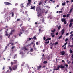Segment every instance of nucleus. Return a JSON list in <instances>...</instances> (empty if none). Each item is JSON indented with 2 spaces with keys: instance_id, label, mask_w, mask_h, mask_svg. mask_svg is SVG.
<instances>
[{
  "instance_id": "f257e3e1",
  "label": "nucleus",
  "mask_w": 73,
  "mask_h": 73,
  "mask_svg": "<svg viewBox=\"0 0 73 73\" xmlns=\"http://www.w3.org/2000/svg\"><path fill=\"white\" fill-rule=\"evenodd\" d=\"M17 65L14 66L12 67L13 70H16L17 69Z\"/></svg>"
},
{
  "instance_id": "f03ea898",
  "label": "nucleus",
  "mask_w": 73,
  "mask_h": 73,
  "mask_svg": "<svg viewBox=\"0 0 73 73\" xmlns=\"http://www.w3.org/2000/svg\"><path fill=\"white\" fill-rule=\"evenodd\" d=\"M36 11L37 12H38H38H40V7H38L36 8Z\"/></svg>"
},
{
  "instance_id": "7ed1b4c3",
  "label": "nucleus",
  "mask_w": 73,
  "mask_h": 73,
  "mask_svg": "<svg viewBox=\"0 0 73 73\" xmlns=\"http://www.w3.org/2000/svg\"><path fill=\"white\" fill-rule=\"evenodd\" d=\"M59 68H61V69H64L65 68V66H62L61 65L58 66Z\"/></svg>"
},
{
  "instance_id": "20e7f679",
  "label": "nucleus",
  "mask_w": 73,
  "mask_h": 73,
  "mask_svg": "<svg viewBox=\"0 0 73 73\" xmlns=\"http://www.w3.org/2000/svg\"><path fill=\"white\" fill-rule=\"evenodd\" d=\"M28 3H27V5H31V0H28Z\"/></svg>"
},
{
  "instance_id": "39448f33",
  "label": "nucleus",
  "mask_w": 73,
  "mask_h": 73,
  "mask_svg": "<svg viewBox=\"0 0 73 73\" xmlns=\"http://www.w3.org/2000/svg\"><path fill=\"white\" fill-rule=\"evenodd\" d=\"M60 53H61V55L63 56L64 55H65V52L64 51H62L60 52Z\"/></svg>"
},
{
  "instance_id": "423d86ee",
  "label": "nucleus",
  "mask_w": 73,
  "mask_h": 73,
  "mask_svg": "<svg viewBox=\"0 0 73 73\" xmlns=\"http://www.w3.org/2000/svg\"><path fill=\"white\" fill-rule=\"evenodd\" d=\"M64 32H65V29H63L61 30V33H62V35H64Z\"/></svg>"
},
{
  "instance_id": "0eeeda50",
  "label": "nucleus",
  "mask_w": 73,
  "mask_h": 73,
  "mask_svg": "<svg viewBox=\"0 0 73 73\" xmlns=\"http://www.w3.org/2000/svg\"><path fill=\"white\" fill-rule=\"evenodd\" d=\"M31 8H30V9H33L34 10H35V8H36V6H34L33 7L32 6H31Z\"/></svg>"
},
{
  "instance_id": "6e6552de",
  "label": "nucleus",
  "mask_w": 73,
  "mask_h": 73,
  "mask_svg": "<svg viewBox=\"0 0 73 73\" xmlns=\"http://www.w3.org/2000/svg\"><path fill=\"white\" fill-rule=\"evenodd\" d=\"M4 4H5V5H11V4L9 3L8 2H4Z\"/></svg>"
},
{
  "instance_id": "1a4fd4ad",
  "label": "nucleus",
  "mask_w": 73,
  "mask_h": 73,
  "mask_svg": "<svg viewBox=\"0 0 73 73\" xmlns=\"http://www.w3.org/2000/svg\"><path fill=\"white\" fill-rule=\"evenodd\" d=\"M23 50H24V51L25 50H28V49L27 48H26V47H24L23 48Z\"/></svg>"
},
{
  "instance_id": "9d476101",
  "label": "nucleus",
  "mask_w": 73,
  "mask_h": 73,
  "mask_svg": "<svg viewBox=\"0 0 73 73\" xmlns=\"http://www.w3.org/2000/svg\"><path fill=\"white\" fill-rule=\"evenodd\" d=\"M61 20L62 22H64V21H66V19L65 18H62L61 19Z\"/></svg>"
},
{
  "instance_id": "9b49d317",
  "label": "nucleus",
  "mask_w": 73,
  "mask_h": 73,
  "mask_svg": "<svg viewBox=\"0 0 73 73\" xmlns=\"http://www.w3.org/2000/svg\"><path fill=\"white\" fill-rule=\"evenodd\" d=\"M24 31H24V30H23L22 29H20V33H24Z\"/></svg>"
},
{
  "instance_id": "f8f14e48",
  "label": "nucleus",
  "mask_w": 73,
  "mask_h": 73,
  "mask_svg": "<svg viewBox=\"0 0 73 73\" xmlns=\"http://www.w3.org/2000/svg\"><path fill=\"white\" fill-rule=\"evenodd\" d=\"M23 4H24V3H23L22 4H21V6L22 9H23V8H24V6L23 5Z\"/></svg>"
},
{
  "instance_id": "ddd939ff",
  "label": "nucleus",
  "mask_w": 73,
  "mask_h": 73,
  "mask_svg": "<svg viewBox=\"0 0 73 73\" xmlns=\"http://www.w3.org/2000/svg\"><path fill=\"white\" fill-rule=\"evenodd\" d=\"M41 65H39V66L37 67V70H40V69L41 68Z\"/></svg>"
},
{
  "instance_id": "4468645a",
  "label": "nucleus",
  "mask_w": 73,
  "mask_h": 73,
  "mask_svg": "<svg viewBox=\"0 0 73 73\" xmlns=\"http://www.w3.org/2000/svg\"><path fill=\"white\" fill-rule=\"evenodd\" d=\"M51 40V38H48L45 40V41H48V40L49 41V40Z\"/></svg>"
},
{
  "instance_id": "2eb2a0df",
  "label": "nucleus",
  "mask_w": 73,
  "mask_h": 73,
  "mask_svg": "<svg viewBox=\"0 0 73 73\" xmlns=\"http://www.w3.org/2000/svg\"><path fill=\"white\" fill-rule=\"evenodd\" d=\"M34 42H35V40H34L33 42H31V43L30 44V45H31V44H35V43Z\"/></svg>"
},
{
  "instance_id": "dca6fc26",
  "label": "nucleus",
  "mask_w": 73,
  "mask_h": 73,
  "mask_svg": "<svg viewBox=\"0 0 73 73\" xmlns=\"http://www.w3.org/2000/svg\"><path fill=\"white\" fill-rule=\"evenodd\" d=\"M12 44V40H10V42L7 45V46H9V45L10 44Z\"/></svg>"
},
{
  "instance_id": "f3484780",
  "label": "nucleus",
  "mask_w": 73,
  "mask_h": 73,
  "mask_svg": "<svg viewBox=\"0 0 73 73\" xmlns=\"http://www.w3.org/2000/svg\"><path fill=\"white\" fill-rule=\"evenodd\" d=\"M17 60H14V64H16V63H17Z\"/></svg>"
},
{
  "instance_id": "a211bd4d",
  "label": "nucleus",
  "mask_w": 73,
  "mask_h": 73,
  "mask_svg": "<svg viewBox=\"0 0 73 73\" xmlns=\"http://www.w3.org/2000/svg\"><path fill=\"white\" fill-rule=\"evenodd\" d=\"M59 69V67H58V66L57 67L56 69H55L54 70H58Z\"/></svg>"
},
{
  "instance_id": "6ab92c4d",
  "label": "nucleus",
  "mask_w": 73,
  "mask_h": 73,
  "mask_svg": "<svg viewBox=\"0 0 73 73\" xmlns=\"http://www.w3.org/2000/svg\"><path fill=\"white\" fill-rule=\"evenodd\" d=\"M73 25V23H71L69 25V27H72V25Z\"/></svg>"
},
{
  "instance_id": "aec40b11",
  "label": "nucleus",
  "mask_w": 73,
  "mask_h": 73,
  "mask_svg": "<svg viewBox=\"0 0 73 73\" xmlns=\"http://www.w3.org/2000/svg\"><path fill=\"white\" fill-rule=\"evenodd\" d=\"M13 12L12 11H11L9 13V14L10 15H11V14H12V13H13Z\"/></svg>"
},
{
  "instance_id": "412c9836",
  "label": "nucleus",
  "mask_w": 73,
  "mask_h": 73,
  "mask_svg": "<svg viewBox=\"0 0 73 73\" xmlns=\"http://www.w3.org/2000/svg\"><path fill=\"white\" fill-rule=\"evenodd\" d=\"M22 33H20L19 32V33H18V35H19V36H21V34H22Z\"/></svg>"
},
{
  "instance_id": "4be33fe9",
  "label": "nucleus",
  "mask_w": 73,
  "mask_h": 73,
  "mask_svg": "<svg viewBox=\"0 0 73 73\" xmlns=\"http://www.w3.org/2000/svg\"><path fill=\"white\" fill-rule=\"evenodd\" d=\"M73 8L72 7V8L71 9L70 11H69L70 13H71V12H72V11L73 10Z\"/></svg>"
},
{
  "instance_id": "5701e85b",
  "label": "nucleus",
  "mask_w": 73,
  "mask_h": 73,
  "mask_svg": "<svg viewBox=\"0 0 73 73\" xmlns=\"http://www.w3.org/2000/svg\"><path fill=\"white\" fill-rule=\"evenodd\" d=\"M21 29L24 30L25 29V27L24 26H22L21 27Z\"/></svg>"
},
{
  "instance_id": "b1692460",
  "label": "nucleus",
  "mask_w": 73,
  "mask_h": 73,
  "mask_svg": "<svg viewBox=\"0 0 73 73\" xmlns=\"http://www.w3.org/2000/svg\"><path fill=\"white\" fill-rule=\"evenodd\" d=\"M33 39H34V40H37V38H36V37L34 36L33 37Z\"/></svg>"
},
{
  "instance_id": "393cba45",
  "label": "nucleus",
  "mask_w": 73,
  "mask_h": 73,
  "mask_svg": "<svg viewBox=\"0 0 73 73\" xmlns=\"http://www.w3.org/2000/svg\"><path fill=\"white\" fill-rule=\"evenodd\" d=\"M61 28V26H59V27H58V30L60 29V28Z\"/></svg>"
},
{
  "instance_id": "a878e982",
  "label": "nucleus",
  "mask_w": 73,
  "mask_h": 73,
  "mask_svg": "<svg viewBox=\"0 0 73 73\" xmlns=\"http://www.w3.org/2000/svg\"><path fill=\"white\" fill-rule=\"evenodd\" d=\"M48 63V62L46 61H44L43 62V64H47Z\"/></svg>"
},
{
  "instance_id": "bb28decb",
  "label": "nucleus",
  "mask_w": 73,
  "mask_h": 73,
  "mask_svg": "<svg viewBox=\"0 0 73 73\" xmlns=\"http://www.w3.org/2000/svg\"><path fill=\"white\" fill-rule=\"evenodd\" d=\"M34 50L32 48H31L30 50V52H32Z\"/></svg>"
},
{
  "instance_id": "cd10ccee",
  "label": "nucleus",
  "mask_w": 73,
  "mask_h": 73,
  "mask_svg": "<svg viewBox=\"0 0 73 73\" xmlns=\"http://www.w3.org/2000/svg\"><path fill=\"white\" fill-rule=\"evenodd\" d=\"M62 5L64 6V5H65V2H64L62 3Z\"/></svg>"
},
{
  "instance_id": "c85d7f7f",
  "label": "nucleus",
  "mask_w": 73,
  "mask_h": 73,
  "mask_svg": "<svg viewBox=\"0 0 73 73\" xmlns=\"http://www.w3.org/2000/svg\"><path fill=\"white\" fill-rule=\"evenodd\" d=\"M41 4H42V1H40L39 2V5H41Z\"/></svg>"
},
{
  "instance_id": "c756f323",
  "label": "nucleus",
  "mask_w": 73,
  "mask_h": 73,
  "mask_svg": "<svg viewBox=\"0 0 73 73\" xmlns=\"http://www.w3.org/2000/svg\"><path fill=\"white\" fill-rule=\"evenodd\" d=\"M12 17H13L14 16V12L13 13H12Z\"/></svg>"
},
{
  "instance_id": "7c9ffc66",
  "label": "nucleus",
  "mask_w": 73,
  "mask_h": 73,
  "mask_svg": "<svg viewBox=\"0 0 73 73\" xmlns=\"http://www.w3.org/2000/svg\"><path fill=\"white\" fill-rule=\"evenodd\" d=\"M9 69L11 71V70H12V69L11 67H9Z\"/></svg>"
},
{
  "instance_id": "2f4dec72",
  "label": "nucleus",
  "mask_w": 73,
  "mask_h": 73,
  "mask_svg": "<svg viewBox=\"0 0 73 73\" xmlns=\"http://www.w3.org/2000/svg\"><path fill=\"white\" fill-rule=\"evenodd\" d=\"M72 22H73V19H71L70 20V23H72Z\"/></svg>"
},
{
  "instance_id": "473e14b6",
  "label": "nucleus",
  "mask_w": 73,
  "mask_h": 73,
  "mask_svg": "<svg viewBox=\"0 0 73 73\" xmlns=\"http://www.w3.org/2000/svg\"><path fill=\"white\" fill-rule=\"evenodd\" d=\"M20 19H21L20 18H19V19H17V21H20Z\"/></svg>"
},
{
  "instance_id": "72a5a7b5",
  "label": "nucleus",
  "mask_w": 73,
  "mask_h": 73,
  "mask_svg": "<svg viewBox=\"0 0 73 73\" xmlns=\"http://www.w3.org/2000/svg\"><path fill=\"white\" fill-rule=\"evenodd\" d=\"M49 41H48V42H45V43L46 44H49Z\"/></svg>"
},
{
  "instance_id": "f704fd0d",
  "label": "nucleus",
  "mask_w": 73,
  "mask_h": 73,
  "mask_svg": "<svg viewBox=\"0 0 73 73\" xmlns=\"http://www.w3.org/2000/svg\"><path fill=\"white\" fill-rule=\"evenodd\" d=\"M55 31H56V30L55 29H54L53 30H52L51 32H54Z\"/></svg>"
},
{
  "instance_id": "c9c22d12",
  "label": "nucleus",
  "mask_w": 73,
  "mask_h": 73,
  "mask_svg": "<svg viewBox=\"0 0 73 73\" xmlns=\"http://www.w3.org/2000/svg\"><path fill=\"white\" fill-rule=\"evenodd\" d=\"M58 42H56L55 43V45H58Z\"/></svg>"
},
{
  "instance_id": "e433bc0d",
  "label": "nucleus",
  "mask_w": 73,
  "mask_h": 73,
  "mask_svg": "<svg viewBox=\"0 0 73 73\" xmlns=\"http://www.w3.org/2000/svg\"><path fill=\"white\" fill-rule=\"evenodd\" d=\"M69 46H70V47H71V48H72V47H73V45H69Z\"/></svg>"
},
{
  "instance_id": "4c0bfd02",
  "label": "nucleus",
  "mask_w": 73,
  "mask_h": 73,
  "mask_svg": "<svg viewBox=\"0 0 73 73\" xmlns=\"http://www.w3.org/2000/svg\"><path fill=\"white\" fill-rule=\"evenodd\" d=\"M62 37V35L60 36L58 38V39H60V38H61Z\"/></svg>"
},
{
  "instance_id": "58836bf2",
  "label": "nucleus",
  "mask_w": 73,
  "mask_h": 73,
  "mask_svg": "<svg viewBox=\"0 0 73 73\" xmlns=\"http://www.w3.org/2000/svg\"><path fill=\"white\" fill-rule=\"evenodd\" d=\"M17 54H16L15 55V56L14 57V59H15V57H16V56H17Z\"/></svg>"
},
{
  "instance_id": "ea45409f",
  "label": "nucleus",
  "mask_w": 73,
  "mask_h": 73,
  "mask_svg": "<svg viewBox=\"0 0 73 73\" xmlns=\"http://www.w3.org/2000/svg\"><path fill=\"white\" fill-rule=\"evenodd\" d=\"M70 53H73V51H72L71 49H70Z\"/></svg>"
},
{
  "instance_id": "a19ab883",
  "label": "nucleus",
  "mask_w": 73,
  "mask_h": 73,
  "mask_svg": "<svg viewBox=\"0 0 73 73\" xmlns=\"http://www.w3.org/2000/svg\"><path fill=\"white\" fill-rule=\"evenodd\" d=\"M66 16L65 15H64L63 16V17H64V18H65V17H66Z\"/></svg>"
},
{
  "instance_id": "79ce46f5",
  "label": "nucleus",
  "mask_w": 73,
  "mask_h": 73,
  "mask_svg": "<svg viewBox=\"0 0 73 73\" xmlns=\"http://www.w3.org/2000/svg\"><path fill=\"white\" fill-rule=\"evenodd\" d=\"M42 23H44V19H43L42 20Z\"/></svg>"
},
{
  "instance_id": "37998d69",
  "label": "nucleus",
  "mask_w": 73,
  "mask_h": 73,
  "mask_svg": "<svg viewBox=\"0 0 73 73\" xmlns=\"http://www.w3.org/2000/svg\"><path fill=\"white\" fill-rule=\"evenodd\" d=\"M15 29H13V30H11V32H15Z\"/></svg>"
},
{
  "instance_id": "c03bdc74",
  "label": "nucleus",
  "mask_w": 73,
  "mask_h": 73,
  "mask_svg": "<svg viewBox=\"0 0 73 73\" xmlns=\"http://www.w3.org/2000/svg\"><path fill=\"white\" fill-rule=\"evenodd\" d=\"M36 45H39V44L38 43V42H36Z\"/></svg>"
},
{
  "instance_id": "a18cd8bd",
  "label": "nucleus",
  "mask_w": 73,
  "mask_h": 73,
  "mask_svg": "<svg viewBox=\"0 0 73 73\" xmlns=\"http://www.w3.org/2000/svg\"><path fill=\"white\" fill-rule=\"evenodd\" d=\"M64 24H66V23H67V22H66V21H65L64 22Z\"/></svg>"
},
{
  "instance_id": "49530a36",
  "label": "nucleus",
  "mask_w": 73,
  "mask_h": 73,
  "mask_svg": "<svg viewBox=\"0 0 73 73\" xmlns=\"http://www.w3.org/2000/svg\"><path fill=\"white\" fill-rule=\"evenodd\" d=\"M5 28H4V29H6V28H8V26H6L5 27Z\"/></svg>"
},
{
  "instance_id": "de8ad7c7",
  "label": "nucleus",
  "mask_w": 73,
  "mask_h": 73,
  "mask_svg": "<svg viewBox=\"0 0 73 73\" xmlns=\"http://www.w3.org/2000/svg\"><path fill=\"white\" fill-rule=\"evenodd\" d=\"M68 38H66V39H65V42H66L67 41H68Z\"/></svg>"
},
{
  "instance_id": "09e8293b",
  "label": "nucleus",
  "mask_w": 73,
  "mask_h": 73,
  "mask_svg": "<svg viewBox=\"0 0 73 73\" xmlns=\"http://www.w3.org/2000/svg\"><path fill=\"white\" fill-rule=\"evenodd\" d=\"M11 65H13V62H11Z\"/></svg>"
},
{
  "instance_id": "8fccbe9b",
  "label": "nucleus",
  "mask_w": 73,
  "mask_h": 73,
  "mask_svg": "<svg viewBox=\"0 0 73 73\" xmlns=\"http://www.w3.org/2000/svg\"><path fill=\"white\" fill-rule=\"evenodd\" d=\"M69 15H70V14H67V15L66 17H68L69 16Z\"/></svg>"
},
{
  "instance_id": "3c124183",
  "label": "nucleus",
  "mask_w": 73,
  "mask_h": 73,
  "mask_svg": "<svg viewBox=\"0 0 73 73\" xmlns=\"http://www.w3.org/2000/svg\"><path fill=\"white\" fill-rule=\"evenodd\" d=\"M33 39V38H29V41H30V40H32Z\"/></svg>"
},
{
  "instance_id": "603ef678",
  "label": "nucleus",
  "mask_w": 73,
  "mask_h": 73,
  "mask_svg": "<svg viewBox=\"0 0 73 73\" xmlns=\"http://www.w3.org/2000/svg\"><path fill=\"white\" fill-rule=\"evenodd\" d=\"M15 46H12L11 48V49H13V48H15Z\"/></svg>"
},
{
  "instance_id": "864d4df0",
  "label": "nucleus",
  "mask_w": 73,
  "mask_h": 73,
  "mask_svg": "<svg viewBox=\"0 0 73 73\" xmlns=\"http://www.w3.org/2000/svg\"><path fill=\"white\" fill-rule=\"evenodd\" d=\"M23 23H22L20 25V26L21 27V26H22V25H23Z\"/></svg>"
},
{
  "instance_id": "5fc2aeb1",
  "label": "nucleus",
  "mask_w": 73,
  "mask_h": 73,
  "mask_svg": "<svg viewBox=\"0 0 73 73\" xmlns=\"http://www.w3.org/2000/svg\"><path fill=\"white\" fill-rule=\"evenodd\" d=\"M5 69V66H3V68H2V70H4Z\"/></svg>"
},
{
  "instance_id": "6e6d98bb",
  "label": "nucleus",
  "mask_w": 73,
  "mask_h": 73,
  "mask_svg": "<svg viewBox=\"0 0 73 73\" xmlns=\"http://www.w3.org/2000/svg\"><path fill=\"white\" fill-rule=\"evenodd\" d=\"M46 39V38H45V37H43V40H45V39Z\"/></svg>"
},
{
  "instance_id": "4d7b16f0",
  "label": "nucleus",
  "mask_w": 73,
  "mask_h": 73,
  "mask_svg": "<svg viewBox=\"0 0 73 73\" xmlns=\"http://www.w3.org/2000/svg\"><path fill=\"white\" fill-rule=\"evenodd\" d=\"M34 50H37V48H36L35 47H34Z\"/></svg>"
},
{
  "instance_id": "13d9d810",
  "label": "nucleus",
  "mask_w": 73,
  "mask_h": 73,
  "mask_svg": "<svg viewBox=\"0 0 73 73\" xmlns=\"http://www.w3.org/2000/svg\"><path fill=\"white\" fill-rule=\"evenodd\" d=\"M51 36L53 35H54V33H51Z\"/></svg>"
},
{
  "instance_id": "bf43d9fd",
  "label": "nucleus",
  "mask_w": 73,
  "mask_h": 73,
  "mask_svg": "<svg viewBox=\"0 0 73 73\" xmlns=\"http://www.w3.org/2000/svg\"><path fill=\"white\" fill-rule=\"evenodd\" d=\"M55 35H58V32L56 33Z\"/></svg>"
},
{
  "instance_id": "052dcab7",
  "label": "nucleus",
  "mask_w": 73,
  "mask_h": 73,
  "mask_svg": "<svg viewBox=\"0 0 73 73\" xmlns=\"http://www.w3.org/2000/svg\"><path fill=\"white\" fill-rule=\"evenodd\" d=\"M67 63L68 64H70V63H71V62L69 61Z\"/></svg>"
},
{
  "instance_id": "680f3d73",
  "label": "nucleus",
  "mask_w": 73,
  "mask_h": 73,
  "mask_svg": "<svg viewBox=\"0 0 73 73\" xmlns=\"http://www.w3.org/2000/svg\"><path fill=\"white\" fill-rule=\"evenodd\" d=\"M68 35H69V33H68L66 34V36H68Z\"/></svg>"
},
{
  "instance_id": "e2e57ef3",
  "label": "nucleus",
  "mask_w": 73,
  "mask_h": 73,
  "mask_svg": "<svg viewBox=\"0 0 73 73\" xmlns=\"http://www.w3.org/2000/svg\"><path fill=\"white\" fill-rule=\"evenodd\" d=\"M45 50V49H44L43 50V52H45V50Z\"/></svg>"
},
{
  "instance_id": "0e129e2a",
  "label": "nucleus",
  "mask_w": 73,
  "mask_h": 73,
  "mask_svg": "<svg viewBox=\"0 0 73 73\" xmlns=\"http://www.w3.org/2000/svg\"><path fill=\"white\" fill-rule=\"evenodd\" d=\"M65 66H66V67H68V64H65Z\"/></svg>"
},
{
  "instance_id": "69168bd1",
  "label": "nucleus",
  "mask_w": 73,
  "mask_h": 73,
  "mask_svg": "<svg viewBox=\"0 0 73 73\" xmlns=\"http://www.w3.org/2000/svg\"><path fill=\"white\" fill-rule=\"evenodd\" d=\"M5 35V36H8V33H6V34Z\"/></svg>"
},
{
  "instance_id": "338daca9",
  "label": "nucleus",
  "mask_w": 73,
  "mask_h": 73,
  "mask_svg": "<svg viewBox=\"0 0 73 73\" xmlns=\"http://www.w3.org/2000/svg\"><path fill=\"white\" fill-rule=\"evenodd\" d=\"M10 35H12V31L11 32Z\"/></svg>"
},
{
  "instance_id": "774afa93",
  "label": "nucleus",
  "mask_w": 73,
  "mask_h": 73,
  "mask_svg": "<svg viewBox=\"0 0 73 73\" xmlns=\"http://www.w3.org/2000/svg\"><path fill=\"white\" fill-rule=\"evenodd\" d=\"M41 29H39V32L40 33V32H41Z\"/></svg>"
}]
</instances>
